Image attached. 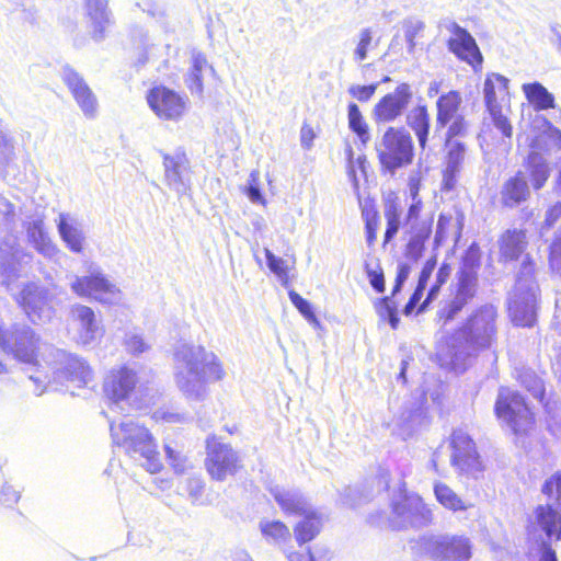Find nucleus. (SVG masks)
I'll return each instance as SVG.
<instances>
[{"label":"nucleus","instance_id":"obj_52","mask_svg":"<svg viewBox=\"0 0 561 561\" xmlns=\"http://www.w3.org/2000/svg\"><path fill=\"white\" fill-rule=\"evenodd\" d=\"M522 385L534 396V398L542 400L543 398V383L534 371L524 370L519 375Z\"/></svg>","mask_w":561,"mask_h":561},{"label":"nucleus","instance_id":"obj_16","mask_svg":"<svg viewBox=\"0 0 561 561\" xmlns=\"http://www.w3.org/2000/svg\"><path fill=\"white\" fill-rule=\"evenodd\" d=\"M450 446L453 449L451 465L458 471L474 478L483 471L476 443L465 430L458 428L453 432Z\"/></svg>","mask_w":561,"mask_h":561},{"label":"nucleus","instance_id":"obj_19","mask_svg":"<svg viewBox=\"0 0 561 561\" xmlns=\"http://www.w3.org/2000/svg\"><path fill=\"white\" fill-rule=\"evenodd\" d=\"M537 285H526V290H514L508 301V313L515 325L533 327L536 321Z\"/></svg>","mask_w":561,"mask_h":561},{"label":"nucleus","instance_id":"obj_41","mask_svg":"<svg viewBox=\"0 0 561 561\" xmlns=\"http://www.w3.org/2000/svg\"><path fill=\"white\" fill-rule=\"evenodd\" d=\"M434 494L437 502L447 510L456 512L469 507L453 489L443 482L434 483Z\"/></svg>","mask_w":561,"mask_h":561},{"label":"nucleus","instance_id":"obj_45","mask_svg":"<svg viewBox=\"0 0 561 561\" xmlns=\"http://www.w3.org/2000/svg\"><path fill=\"white\" fill-rule=\"evenodd\" d=\"M260 529L266 540L275 543L285 542L290 538L288 527L279 520H262Z\"/></svg>","mask_w":561,"mask_h":561},{"label":"nucleus","instance_id":"obj_47","mask_svg":"<svg viewBox=\"0 0 561 561\" xmlns=\"http://www.w3.org/2000/svg\"><path fill=\"white\" fill-rule=\"evenodd\" d=\"M477 284L478 275L459 272L455 296L463 299L466 302H469L476 295Z\"/></svg>","mask_w":561,"mask_h":561},{"label":"nucleus","instance_id":"obj_32","mask_svg":"<svg viewBox=\"0 0 561 561\" xmlns=\"http://www.w3.org/2000/svg\"><path fill=\"white\" fill-rule=\"evenodd\" d=\"M526 234L523 230H507L500 239V254L505 261H515L525 251Z\"/></svg>","mask_w":561,"mask_h":561},{"label":"nucleus","instance_id":"obj_2","mask_svg":"<svg viewBox=\"0 0 561 561\" xmlns=\"http://www.w3.org/2000/svg\"><path fill=\"white\" fill-rule=\"evenodd\" d=\"M173 359L176 387L191 400L204 399L207 394V383L221 380L225 376L218 356L199 344L179 343Z\"/></svg>","mask_w":561,"mask_h":561},{"label":"nucleus","instance_id":"obj_17","mask_svg":"<svg viewBox=\"0 0 561 561\" xmlns=\"http://www.w3.org/2000/svg\"><path fill=\"white\" fill-rule=\"evenodd\" d=\"M153 113L164 121H180L188 108V99L165 87H154L147 94Z\"/></svg>","mask_w":561,"mask_h":561},{"label":"nucleus","instance_id":"obj_10","mask_svg":"<svg viewBox=\"0 0 561 561\" xmlns=\"http://www.w3.org/2000/svg\"><path fill=\"white\" fill-rule=\"evenodd\" d=\"M550 502L538 505L531 523L537 525L548 538H561V471L548 479L542 486Z\"/></svg>","mask_w":561,"mask_h":561},{"label":"nucleus","instance_id":"obj_20","mask_svg":"<svg viewBox=\"0 0 561 561\" xmlns=\"http://www.w3.org/2000/svg\"><path fill=\"white\" fill-rule=\"evenodd\" d=\"M61 77L83 115L89 119L94 118L99 102L84 79L69 66L64 67Z\"/></svg>","mask_w":561,"mask_h":561},{"label":"nucleus","instance_id":"obj_63","mask_svg":"<svg viewBox=\"0 0 561 561\" xmlns=\"http://www.w3.org/2000/svg\"><path fill=\"white\" fill-rule=\"evenodd\" d=\"M533 274H534V266H533V264L530 262H528V261H524L522 266H520V271L518 273L514 290H517V291L526 290V285H527L528 282L530 284L536 285L534 279H533Z\"/></svg>","mask_w":561,"mask_h":561},{"label":"nucleus","instance_id":"obj_49","mask_svg":"<svg viewBox=\"0 0 561 561\" xmlns=\"http://www.w3.org/2000/svg\"><path fill=\"white\" fill-rule=\"evenodd\" d=\"M480 262H481L480 248L477 243H472L465 252L459 272L478 275Z\"/></svg>","mask_w":561,"mask_h":561},{"label":"nucleus","instance_id":"obj_60","mask_svg":"<svg viewBox=\"0 0 561 561\" xmlns=\"http://www.w3.org/2000/svg\"><path fill=\"white\" fill-rule=\"evenodd\" d=\"M14 158V144L9 135L0 129V168Z\"/></svg>","mask_w":561,"mask_h":561},{"label":"nucleus","instance_id":"obj_8","mask_svg":"<svg viewBox=\"0 0 561 561\" xmlns=\"http://www.w3.org/2000/svg\"><path fill=\"white\" fill-rule=\"evenodd\" d=\"M377 152L381 165L393 173L397 169L412 162L414 156L412 137L403 128L389 127L377 145Z\"/></svg>","mask_w":561,"mask_h":561},{"label":"nucleus","instance_id":"obj_36","mask_svg":"<svg viewBox=\"0 0 561 561\" xmlns=\"http://www.w3.org/2000/svg\"><path fill=\"white\" fill-rule=\"evenodd\" d=\"M462 103V98L458 91H449L440 95L436 102L437 115L436 123L440 127H445L456 117L457 112Z\"/></svg>","mask_w":561,"mask_h":561},{"label":"nucleus","instance_id":"obj_13","mask_svg":"<svg viewBox=\"0 0 561 561\" xmlns=\"http://www.w3.org/2000/svg\"><path fill=\"white\" fill-rule=\"evenodd\" d=\"M421 546L425 553L438 561H469L472 554L470 540L463 536H425Z\"/></svg>","mask_w":561,"mask_h":561},{"label":"nucleus","instance_id":"obj_43","mask_svg":"<svg viewBox=\"0 0 561 561\" xmlns=\"http://www.w3.org/2000/svg\"><path fill=\"white\" fill-rule=\"evenodd\" d=\"M347 119L350 129L355 133L363 146L370 140V134L367 123L365 122L359 107L355 103L347 106Z\"/></svg>","mask_w":561,"mask_h":561},{"label":"nucleus","instance_id":"obj_54","mask_svg":"<svg viewBox=\"0 0 561 561\" xmlns=\"http://www.w3.org/2000/svg\"><path fill=\"white\" fill-rule=\"evenodd\" d=\"M376 308L379 317L383 320H388L392 329L398 327L399 317L397 306L389 297L380 299Z\"/></svg>","mask_w":561,"mask_h":561},{"label":"nucleus","instance_id":"obj_6","mask_svg":"<svg viewBox=\"0 0 561 561\" xmlns=\"http://www.w3.org/2000/svg\"><path fill=\"white\" fill-rule=\"evenodd\" d=\"M433 512L423 499L415 493H408L400 488L391 500L390 525L394 529L424 527L432 523Z\"/></svg>","mask_w":561,"mask_h":561},{"label":"nucleus","instance_id":"obj_26","mask_svg":"<svg viewBox=\"0 0 561 561\" xmlns=\"http://www.w3.org/2000/svg\"><path fill=\"white\" fill-rule=\"evenodd\" d=\"M445 169L443 172L442 190L451 191L455 188L458 175L462 169L466 158V147L459 141L448 142Z\"/></svg>","mask_w":561,"mask_h":561},{"label":"nucleus","instance_id":"obj_30","mask_svg":"<svg viewBox=\"0 0 561 561\" xmlns=\"http://www.w3.org/2000/svg\"><path fill=\"white\" fill-rule=\"evenodd\" d=\"M510 80L500 73H489L483 83V95L486 107L502 105L508 95Z\"/></svg>","mask_w":561,"mask_h":561},{"label":"nucleus","instance_id":"obj_33","mask_svg":"<svg viewBox=\"0 0 561 561\" xmlns=\"http://www.w3.org/2000/svg\"><path fill=\"white\" fill-rule=\"evenodd\" d=\"M490 115L492 125L502 135V144L505 146V150L511 147V139L513 136V125L510 119L511 106L510 100H506V105H497L486 107Z\"/></svg>","mask_w":561,"mask_h":561},{"label":"nucleus","instance_id":"obj_25","mask_svg":"<svg viewBox=\"0 0 561 561\" xmlns=\"http://www.w3.org/2000/svg\"><path fill=\"white\" fill-rule=\"evenodd\" d=\"M85 16L91 36L95 41H101L105 36L112 20L105 0H85Z\"/></svg>","mask_w":561,"mask_h":561},{"label":"nucleus","instance_id":"obj_51","mask_svg":"<svg viewBox=\"0 0 561 561\" xmlns=\"http://www.w3.org/2000/svg\"><path fill=\"white\" fill-rule=\"evenodd\" d=\"M374 32L370 27L362 28L357 35V44L354 49V60L360 62L368 56V50L373 44Z\"/></svg>","mask_w":561,"mask_h":561},{"label":"nucleus","instance_id":"obj_31","mask_svg":"<svg viewBox=\"0 0 561 561\" xmlns=\"http://www.w3.org/2000/svg\"><path fill=\"white\" fill-rule=\"evenodd\" d=\"M529 196V188L524 176L517 174L510 178L502 186L501 202L504 206L513 208L525 202Z\"/></svg>","mask_w":561,"mask_h":561},{"label":"nucleus","instance_id":"obj_3","mask_svg":"<svg viewBox=\"0 0 561 561\" xmlns=\"http://www.w3.org/2000/svg\"><path fill=\"white\" fill-rule=\"evenodd\" d=\"M110 430L114 445L148 472L157 473L162 469L156 439L147 427L127 419L119 423L110 421Z\"/></svg>","mask_w":561,"mask_h":561},{"label":"nucleus","instance_id":"obj_27","mask_svg":"<svg viewBox=\"0 0 561 561\" xmlns=\"http://www.w3.org/2000/svg\"><path fill=\"white\" fill-rule=\"evenodd\" d=\"M26 233L28 241L39 254L50 261H57L60 250L45 230L43 220L37 219L28 222Z\"/></svg>","mask_w":561,"mask_h":561},{"label":"nucleus","instance_id":"obj_18","mask_svg":"<svg viewBox=\"0 0 561 561\" xmlns=\"http://www.w3.org/2000/svg\"><path fill=\"white\" fill-rule=\"evenodd\" d=\"M413 96L411 85L400 83L393 92L382 96L374 106L373 117L377 123H390L400 117Z\"/></svg>","mask_w":561,"mask_h":561},{"label":"nucleus","instance_id":"obj_12","mask_svg":"<svg viewBox=\"0 0 561 561\" xmlns=\"http://www.w3.org/2000/svg\"><path fill=\"white\" fill-rule=\"evenodd\" d=\"M206 449L205 468L211 479L225 481L241 469V457L230 445L213 437L207 439Z\"/></svg>","mask_w":561,"mask_h":561},{"label":"nucleus","instance_id":"obj_35","mask_svg":"<svg viewBox=\"0 0 561 561\" xmlns=\"http://www.w3.org/2000/svg\"><path fill=\"white\" fill-rule=\"evenodd\" d=\"M407 124L414 131L421 148H425L430 133V115L425 105L414 106L407 114Z\"/></svg>","mask_w":561,"mask_h":561},{"label":"nucleus","instance_id":"obj_58","mask_svg":"<svg viewBox=\"0 0 561 561\" xmlns=\"http://www.w3.org/2000/svg\"><path fill=\"white\" fill-rule=\"evenodd\" d=\"M289 299L291 304L299 310V312L310 322L316 325L319 324L317 317L312 310L311 305L308 300L302 298L299 294L296 291H289Z\"/></svg>","mask_w":561,"mask_h":561},{"label":"nucleus","instance_id":"obj_48","mask_svg":"<svg viewBox=\"0 0 561 561\" xmlns=\"http://www.w3.org/2000/svg\"><path fill=\"white\" fill-rule=\"evenodd\" d=\"M264 253H265L268 268L278 277V279L280 280V283L284 286H288L289 267H288L286 261L283 260L282 257L274 255V253L271 250H268L267 248L264 249Z\"/></svg>","mask_w":561,"mask_h":561},{"label":"nucleus","instance_id":"obj_40","mask_svg":"<svg viewBox=\"0 0 561 561\" xmlns=\"http://www.w3.org/2000/svg\"><path fill=\"white\" fill-rule=\"evenodd\" d=\"M301 516L304 519L296 526L295 535L299 543H305L319 534L322 527V517L312 507Z\"/></svg>","mask_w":561,"mask_h":561},{"label":"nucleus","instance_id":"obj_53","mask_svg":"<svg viewBox=\"0 0 561 561\" xmlns=\"http://www.w3.org/2000/svg\"><path fill=\"white\" fill-rule=\"evenodd\" d=\"M137 49V61L140 65L148 62L154 56L157 46L150 41L147 34L139 33V38L135 42Z\"/></svg>","mask_w":561,"mask_h":561},{"label":"nucleus","instance_id":"obj_5","mask_svg":"<svg viewBox=\"0 0 561 561\" xmlns=\"http://www.w3.org/2000/svg\"><path fill=\"white\" fill-rule=\"evenodd\" d=\"M62 294L64 289L55 284L44 287L28 283L21 290L18 301L32 322L46 323L55 317Z\"/></svg>","mask_w":561,"mask_h":561},{"label":"nucleus","instance_id":"obj_61","mask_svg":"<svg viewBox=\"0 0 561 561\" xmlns=\"http://www.w3.org/2000/svg\"><path fill=\"white\" fill-rule=\"evenodd\" d=\"M404 36L408 43L409 51H412L415 47V38L417 34L424 28V23L420 20H407L404 22Z\"/></svg>","mask_w":561,"mask_h":561},{"label":"nucleus","instance_id":"obj_29","mask_svg":"<svg viewBox=\"0 0 561 561\" xmlns=\"http://www.w3.org/2000/svg\"><path fill=\"white\" fill-rule=\"evenodd\" d=\"M433 228L423 226L414 229H404V257L411 262H417L423 256L425 244L430 240Z\"/></svg>","mask_w":561,"mask_h":561},{"label":"nucleus","instance_id":"obj_62","mask_svg":"<svg viewBox=\"0 0 561 561\" xmlns=\"http://www.w3.org/2000/svg\"><path fill=\"white\" fill-rule=\"evenodd\" d=\"M377 87V83L368 85L352 84L348 88V94L359 102H367L375 94Z\"/></svg>","mask_w":561,"mask_h":561},{"label":"nucleus","instance_id":"obj_34","mask_svg":"<svg viewBox=\"0 0 561 561\" xmlns=\"http://www.w3.org/2000/svg\"><path fill=\"white\" fill-rule=\"evenodd\" d=\"M522 91L537 112L556 107L554 96L539 82L524 83Z\"/></svg>","mask_w":561,"mask_h":561},{"label":"nucleus","instance_id":"obj_37","mask_svg":"<svg viewBox=\"0 0 561 561\" xmlns=\"http://www.w3.org/2000/svg\"><path fill=\"white\" fill-rule=\"evenodd\" d=\"M205 71L214 72V69L202 53H193L192 67L185 79L186 85L193 94L199 96L203 94V73Z\"/></svg>","mask_w":561,"mask_h":561},{"label":"nucleus","instance_id":"obj_56","mask_svg":"<svg viewBox=\"0 0 561 561\" xmlns=\"http://www.w3.org/2000/svg\"><path fill=\"white\" fill-rule=\"evenodd\" d=\"M126 351L131 355H140L150 348V345L137 332H128L124 339Z\"/></svg>","mask_w":561,"mask_h":561},{"label":"nucleus","instance_id":"obj_23","mask_svg":"<svg viewBox=\"0 0 561 561\" xmlns=\"http://www.w3.org/2000/svg\"><path fill=\"white\" fill-rule=\"evenodd\" d=\"M26 254L16 247L14 237H10L9 241L3 247H0V272L1 283L7 287L10 283L16 279L22 270V261Z\"/></svg>","mask_w":561,"mask_h":561},{"label":"nucleus","instance_id":"obj_14","mask_svg":"<svg viewBox=\"0 0 561 561\" xmlns=\"http://www.w3.org/2000/svg\"><path fill=\"white\" fill-rule=\"evenodd\" d=\"M0 347L22 363L35 364L38 340L31 328L14 325L0 329Z\"/></svg>","mask_w":561,"mask_h":561},{"label":"nucleus","instance_id":"obj_64","mask_svg":"<svg viewBox=\"0 0 561 561\" xmlns=\"http://www.w3.org/2000/svg\"><path fill=\"white\" fill-rule=\"evenodd\" d=\"M549 263L553 271H561V237H557L550 245Z\"/></svg>","mask_w":561,"mask_h":561},{"label":"nucleus","instance_id":"obj_50","mask_svg":"<svg viewBox=\"0 0 561 561\" xmlns=\"http://www.w3.org/2000/svg\"><path fill=\"white\" fill-rule=\"evenodd\" d=\"M165 457L169 465L173 468L178 474H183L192 468L191 462L187 460L180 450H175L171 445H164Z\"/></svg>","mask_w":561,"mask_h":561},{"label":"nucleus","instance_id":"obj_44","mask_svg":"<svg viewBox=\"0 0 561 561\" xmlns=\"http://www.w3.org/2000/svg\"><path fill=\"white\" fill-rule=\"evenodd\" d=\"M423 208L422 199H411V203L408 206V210L403 218V229H414L423 227L433 228V217H423L421 215Z\"/></svg>","mask_w":561,"mask_h":561},{"label":"nucleus","instance_id":"obj_38","mask_svg":"<svg viewBox=\"0 0 561 561\" xmlns=\"http://www.w3.org/2000/svg\"><path fill=\"white\" fill-rule=\"evenodd\" d=\"M402 206L398 202V198L388 199L385 205V218L387 221V227L383 236V243L390 242L399 232L401 226H403L402 220Z\"/></svg>","mask_w":561,"mask_h":561},{"label":"nucleus","instance_id":"obj_55","mask_svg":"<svg viewBox=\"0 0 561 561\" xmlns=\"http://www.w3.org/2000/svg\"><path fill=\"white\" fill-rule=\"evenodd\" d=\"M463 299L454 296L451 299L445 301L439 308L437 316L439 319H443L445 322L454 319L459 311L467 305Z\"/></svg>","mask_w":561,"mask_h":561},{"label":"nucleus","instance_id":"obj_22","mask_svg":"<svg viewBox=\"0 0 561 561\" xmlns=\"http://www.w3.org/2000/svg\"><path fill=\"white\" fill-rule=\"evenodd\" d=\"M448 30L451 33L448 39L449 50L472 67L480 66L482 64V55L470 33L457 23H451Z\"/></svg>","mask_w":561,"mask_h":561},{"label":"nucleus","instance_id":"obj_21","mask_svg":"<svg viewBox=\"0 0 561 561\" xmlns=\"http://www.w3.org/2000/svg\"><path fill=\"white\" fill-rule=\"evenodd\" d=\"M70 322L76 331L78 343L88 345L95 341L102 333L100 321L94 311L84 305L77 304L71 307Z\"/></svg>","mask_w":561,"mask_h":561},{"label":"nucleus","instance_id":"obj_42","mask_svg":"<svg viewBox=\"0 0 561 561\" xmlns=\"http://www.w3.org/2000/svg\"><path fill=\"white\" fill-rule=\"evenodd\" d=\"M528 167L530 170V178L533 185L536 190L541 188L549 178V167L542 154L531 152L528 156Z\"/></svg>","mask_w":561,"mask_h":561},{"label":"nucleus","instance_id":"obj_59","mask_svg":"<svg viewBox=\"0 0 561 561\" xmlns=\"http://www.w3.org/2000/svg\"><path fill=\"white\" fill-rule=\"evenodd\" d=\"M363 217L365 219L366 242L368 247H373L377 238L378 214L376 211H364Z\"/></svg>","mask_w":561,"mask_h":561},{"label":"nucleus","instance_id":"obj_1","mask_svg":"<svg viewBox=\"0 0 561 561\" xmlns=\"http://www.w3.org/2000/svg\"><path fill=\"white\" fill-rule=\"evenodd\" d=\"M496 319L497 311L492 305H483L473 310L440 350L442 365L456 373L463 371L477 352L492 346L497 332Z\"/></svg>","mask_w":561,"mask_h":561},{"label":"nucleus","instance_id":"obj_46","mask_svg":"<svg viewBox=\"0 0 561 561\" xmlns=\"http://www.w3.org/2000/svg\"><path fill=\"white\" fill-rule=\"evenodd\" d=\"M450 273H451V267L449 264L447 263H443L439 268L437 270L436 274H435V280L434 283L431 285L430 289H428V293H427V296L425 298V300L423 301V304L420 306L419 308V312L423 311L426 306L433 301L434 299H436L438 293H439V289L442 287V285H444L447 279L449 278L450 276Z\"/></svg>","mask_w":561,"mask_h":561},{"label":"nucleus","instance_id":"obj_15","mask_svg":"<svg viewBox=\"0 0 561 561\" xmlns=\"http://www.w3.org/2000/svg\"><path fill=\"white\" fill-rule=\"evenodd\" d=\"M163 182L178 198L190 194L192 188V169L185 152L162 153Z\"/></svg>","mask_w":561,"mask_h":561},{"label":"nucleus","instance_id":"obj_28","mask_svg":"<svg viewBox=\"0 0 561 561\" xmlns=\"http://www.w3.org/2000/svg\"><path fill=\"white\" fill-rule=\"evenodd\" d=\"M271 494L286 514L302 515L304 513H308L311 508V505L298 491L287 490L276 485L271 489Z\"/></svg>","mask_w":561,"mask_h":561},{"label":"nucleus","instance_id":"obj_57","mask_svg":"<svg viewBox=\"0 0 561 561\" xmlns=\"http://www.w3.org/2000/svg\"><path fill=\"white\" fill-rule=\"evenodd\" d=\"M367 164V159L364 154H360L355 159L353 157L352 150H350L347 174L355 188L358 187L357 171L362 172L365 175Z\"/></svg>","mask_w":561,"mask_h":561},{"label":"nucleus","instance_id":"obj_11","mask_svg":"<svg viewBox=\"0 0 561 561\" xmlns=\"http://www.w3.org/2000/svg\"><path fill=\"white\" fill-rule=\"evenodd\" d=\"M495 414L515 434L526 432L533 424L534 416L525 399L510 388H501L495 402Z\"/></svg>","mask_w":561,"mask_h":561},{"label":"nucleus","instance_id":"obj_4","mask_svg":"<svg viewBox=\"0 0 561 561\" xmlns=\"http://www.w3.org/2000/svg\"><path fill=\"white\" fill-rule=\"evenodd\" d=\"M57 367L54 370V379L47 381L46 376L39 371L31 374L28 376L30 381L34 383L33 393L35 396H42L47 385L50 383L56 386H65L68 381L77 388H81L88 385L92 379V371L89 365L78 356L66 353L64 351L56 352ZM58 390V387H55Z\"/></svg>","mask_w":561,"mask_h":561},{"label":"nucleus","instance_id":"obj_24","mask_svg":"<svg viewBox=\"0 0 561 561\" xmlns=\"http://www.w3.org/2000/svg\"><path fill=\"white\" fill-rule=\"evenodd\" d=\"M56 222L59 237L69 251L81 253L85 243V232L82 222L66 213L59 214Z\"/></svg>","mask_w":561,"mask_h":561},{"label":"nucleus","instance_id":"obj_7","mask_svg":"<svg viewBox=\"0 0 561 561\" xmlns=\"http://www.w3.org/2000/svg\"><path fill=\"white\" fill-rule=\"evenodd\" d=\"M69 285L77 296L91 298L102 304L115 305L123 298L122 290L95 265L89 267L88 275L71 276Z\"/></svg>","mask_w":561,"mask_h":561},{"label":"nucleus","instance_id":"obj_9","mask_svg":"<svg viewBox=\"0 0 561 561\" xmlns=\"http://www.w3.org/2000/svg\"><path fill=\"white\" fill-rule=\"evenodd\" d=\"M140 385V368L136 365L124 364L113 367L103 385L105 397L111 401V411H124V404Z\"/></svg>","mask_w":561,"mask_h":561},{"label":"nucleus","instance_id":"obj_39","mask_svg":"<svg viewBox=\"0 0 561 561\" xmlns=\"http://www.w3.org/2000/svg\"><path fill=\"white\" fill-rule=\"evenodd\" d=\"M437 259L436 255H433L430 257L423 265L422 271L419 276L417 286L410 297L408 304L404 307V313L407 316L411 314L413 310L419 305L421 298L423 297L424 290L426 289L428 285V280L432 277V274L436 267Z\"/></svg>","mask_w":561,"mask_h":561}]
</instances>
